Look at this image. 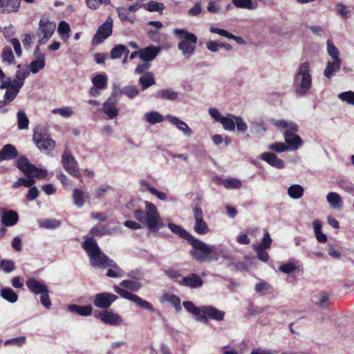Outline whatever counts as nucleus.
Returning a JSON list of instances; mask_svg holds the SVG:
<instances>
[{
    "label": "nucleus",
    "mask_w": 354,
    "mask_h": 354,
    "mask_svg": "<svg viewBox=\"0 0 354 354\" xmlns=\"http://www.w3.org/2000/svg\"><path fill=\"white\" fill-rule=\"evenodd\" d=\"M327 51L333 59H340L339 57V50L337 47L330 40L327 41Z\"/></svg>",
    "instance_id": "obj_56"
},
{
    "label": "nucleus",
    "mask_w": 354,
    "mask_h": 354,
    "mask_svg": "<svg viewBox=\"0 0 354 354\" xmlns=\"http://www.w3.org/2000/svg\"><path fill=\"white\" fill-rule=\"evenodd\" d=\"M71 312L75 313L81 316H89L93 312V307L91 305L79 306L77 304H71L68 306Z\"/></svg>",
    "instance_id": "obj_29"
},
{
    "label": "nucleus",
    "mask_w": 354,
    "mask_h": 354,
    "mask_svg": "<svg viewBox=\"0 0 354 354\" xmlns=\"http://www.w3.org/2000/svg\"><path fill=\"white\" fill-rule=\"evenodd\" d=\"M18 156V151L16 147L11 145H4L0 150V162L6 160H13Z\"/></svg>",
    "instance_id": "obj_26"
},
{
    "label": "nucleus",
    "mask_w": 354,
    "mask_h": 354,
    "mask_svg": "<svg viewBox=\"0 0 354 354\" xmlns=\"http://www.w3.org/2000/svg\"><path fill=\"white\" fill-rule=\"evenodd\" d=\"M20 0H0V10L3 13L16 12L20 8Z\"/></svg>",
    "instance_id": "obj_25"
},
{
    "label": "nucleus",
    "mask_w": 354,
    "mask_h": 354,
    "mask_svg": "<svg viewBox=\"0 0 354 354\" xmlns=\"http://www.w3.org/2000/svg\"><path fill=\"white\" fill-rule=\"evenodd\" d=\"M112 32L113 19L111 17H108L105 21L98 27L96 33L93 37V44L99 45L102 44L112 35Z\"/></svg>",
    "instance_id": "obj_10"
},
{
    "label": "nucleus",
    "mask_w": 354,
    "mask_h": 354,
    "mask_svg": "<svg viewBox=\"0 0 354 354\" xmlns=\"http://www.w3.org/2000/svg\"><path fill=\"white\" fill-rule=\"evenodd\" d=\"M32 178H37L39 179L46 178L47 176V171L46 169L38 168L35 166V169H32Z\"/></svg>",
    "instance_id": "obj_62"
},
{
    "label": "nucleus",
    "mask_w": 354,
    "mask_h": 354,
    "mask_svg": "<svg viewBox=\"0 0 354 354\" xmlns=\"http://www.w3.org/2000/svg\"><path fill=\"white\" fill-rule=\"evenodd\" d=\"M62 164L65 171L71 176L78 178L81 182L82 177L80 171L79 165L68 147H66L62 155Z\"/></svg>",
    "instance_id": "obj_6"
},
{
    "label": "nucleus",
    "mask_w": 354,
    "mask_h": 354,
    "mask_svg": "<svg viewBox=\"0 0 354 354\" xmlns=\"http://www.w3.org/2000/svg\"><path fill=\"white\" fill-rule=\"evenodd\" d=\"M114 291L118 293L122 298L130 300L133 302L137 306L148 310L151 312L156 313L158 315H161V313L157 310L153 306L147 301L143 300L137 295L132 294L131 292L120 288L117 286L113 288Z\"/></svg>",
    "instance_id": "obj_7"
},
{
    "label": "nucleus",
    "mask_w": 354,
    "mask_h": 354,
    "mask_svg": "<svg viewBox=\"0 0 354 354\" xmlns=\"http://www.w3.org/2000/svg\"><path fill=\"white\" fill-rule=\"evenodd\" d=\"M139 83L142 86V91L155 84L156 82L153 73L151 72L144 73V75L140 77Z\"/></svg>",
    "instance_id": "obj_33"
},
{
    "label": "nucleus",
    "mask_w": 354,
    "mask_h": 354,
    "mask_svg": "<svg viewBox=\"0 0 354 354\" xmlns=\"http://www.w3.org/2000/svg\"><path fill=\"white\" fill-rule=\"evenodd\" d=\"M19 216L17 212L12 209L3 210L1 216V223L5 226H13L17 223Z\"/></svg>",
    "instance_id": "obj_23"
},
{
    "label": "nucleus",
    "mask_w": 354,
    "mask_h": 354,
    "mask_svg": "<svg viewBox=\"0 0 354 354\" xmlns=\"http://www.w3.org/2000/svg\"><path fill=\"white\" fill-rule=\"evenodd\" d=\"M16 167L21 171L26 177L32 175V169H35V165L30 163L28 159L24 156H19L16 160Z\"/></svg>",
    "instance_id": "obj_21"
},
{
    "label": "nucleus",
    "mask_w": 354,
    "mask_h": 354,
    "mask_svg": "<svg viewBox=\"0 0 354 354\" xmlns=\"http://www.w3.org/2000/svg\"><path fill=\"white\" fill-rule=\"evenodd\" d=\"M129 53V50L127 47L123 44L116 45L110 53V57L111 59H115L120 58L123 55L127 57Z\"/></svg>",
    "instance_id": "obj_31"
},
{
    "label": "nucleus",
    "mask_w": 354,
    "mask_h": 354,
    "mask_svg": "<svg viewBox=\"0 0 354 354\" xmlns=\"http://www.w3.org/2000/svg\"><path fill=\"white\" fill-rule=\"evenodd\" d=\"M84 192L83 190L75 188L73 191L72 197L73 199L74 204L77 207H82L85 203Z\"/></svg>",
    "instance_id": "obj_37"
},
{
    "label": "nucleus",
    "mask_w": 354,
    "mask_h": 354,
    "mask_svg": "<svg viewBox=\"0 0 354 354\" xmlns=\"http://www.w3.org/2000/svg\"><path fill=\"white\" fill-rule=\"evenodd\" d=\"M18 93L19 91L11 87L10 89H7L3 96V104H7L12 102Z\"/></svg>",
    "instance_id": "obj_54"
},
{
    "label": "nucleus",
    "mask_w": 354,
    "mask_h": 354,
    "mask_svg": "<svg viewBox=\"0 0 354 354\" xmlns=\"http://www.w3.org/2000/svg\"><path fill=\"white\" fill-rule=\"evenodd\" d=\"M52 113L54 114H59L64 118H69L73 115V111L70 107L54 109Z\"/></svg>",
    "instance_id": "obj_58"
},
{
    "label": "nucleus",
    "mask_w": 354,
    "mask_h": 354,
    "mask_svg": "<svg viewBox=\"0 0 354 354\" xmlns=\"http://www.w3.org/2000/svg\"><path fill=\"white\" fill-rule=\"evenodd\" d=\"M232 1L236 8L247 9H252L254 8L252 0H232Z\"/></svg>",
    "instance_id": "obj_57"
},
{
    "label": "nucleus",
    "mask_w": 354,
    "mask_h": 354,
    "mask_svg": "<svg viewBox=\"0 0 354 354\" xmlns=\"http://www.w3.org/2000/svg\"><path fill=\"white\" fill-rule=\"evenodd\" d=\"M167 119L169 121L170 123L174 124L179 130L182 131L185 136H192L193 133L192 130L184 121L172 115H167Z\"/></svg>",
    "instance_id": "obj_27"
},
{
    "label": "nucleus",
    "mask_w": 354,
    "mask_h": 354,
    "mask_svg": "<svg viewBox=\"0 0 354 354\" xmlns=\"http://www.w3.org/2000/svg\"><path fill=\"white\" fill-rule=\"evenodd\" d=\"M1 58L3 62L8 64H15V56L12 48L10 46H6L3 48Z\"/></svg>",
    "instance_id": "obj_42"
},
{
    "label": "nucleus",
    "mask_w": 354,
    "mask_h": 354,
    "mask_svg": "<svg viewBox=\"0 0 354 354\" xmlns=\"http://www.w3.org/2000/svg\"><path fill=\"white\" fill-rule=\"evenodd\" d=\"M193 214L195 220L194 232L198 234H207L209 232V228L203 220V210L199 205H196L193 207Z\"/></svg>",
    "instance_id": "obj_12"
},
{
    "label": "nucleus",
    "mask_w": 354,
    "mask_h": 354,
    "mask_svg": "<svg viewBox=\"0 0 354 354\" xmlns=\"http://www.w3.org/2000/svg\"><path fill=\"white\" fill-rule=\"evenodd\" d=\"M26 285L28 289L35 295L48 292L47 286L35 278H30L27 279Z\"/></svg>",
    "instance_id": "obj_20"
},
{
    "label": "nucleus",
    "mask_w": 354,
    "mask_h": 354,
    "mask_svg": "<svg viewBox=\"0 0 354 354\" xmlns=\"http://www.w3.org/2000/svg\"><path fill=\"white\" fill-rule=\"evenodd\" d=\"M174 34L176 35L180 40L178 47V49L182 51L184 56L189 57L192 55L196 49V44L198 41L197 37L194 33L180 28L175 29Z\"/></svg>",
    "instance_id": "obj_5"
},
{
    "label": "nucleus",
    "mask_w": 354,
    "mask_h": 354,
    "mask_svg": "<svg viewBox=\"0 0 354 354\" xmlns=\"http://www.w3.org/2000/svg\"><path fill=\"white\" fill-rule=\"evenodd\" d=\"M339 98L342 101L348 102L349 104L354 105V92L346 91L339 95Z\"/></svg>",
    "instance_id": "obj_59"
},
{
    "label": "nucleus",
    "mask_w": 354,
    "mask_h": 354,
    "mask_svg": "<svg viewBox=\"0 0 354 354\" xmlns=\"http://www.w3.org/2000/svg\"><path fill=\"white\" fill-rule=\"evenodd\" d=\"M271 244L272 239L270 238L268 232H266L264 233L262 241L257 247L263 248V249H268L270 248Z\"/></svg>",
    "instance_id": "obj_64"
},
{
    "label": "nucleus",
    "mask_w": 354,
    "mask_h": 354,
    "mask_svg": "<svg viewBox=\"0 0 354 354\" xmlns=\"http://www.w3.org/2000/svg\"><path fill=\"white\" fill-rule=\"evenodd\" d=\"M82 248L89 257L92 266L100 268L115 266V262L101 251L94 237H87L82 243Z\"/></svg>",
    "instance_id": "obj_2"
},
{
    "label": "nucleus",
    "mask_w": 354,
    "mask_h": 354,
    "mask_svg": "<svg viewBox=\"0 0 354 354\" xmlns=\"http://www.w3.org/2000/svg\"><path fill=\"white\" fill-rule=\"evenodd\" d=\"M116 10L122 22L129 21L131 24L134 22V18L129 17V12L126 8H118Z\"/></svg>",
    "instance_id": "obj_49"
},
{
    "label": "nucleus",
    "mask_w": 354,
    "mask_h": 354,
    "mask_svg": "<svg viewBox=\"0 0 354 354\" xmlns=\"http://www.w3.org/2000/svg\"><path fill=\"white\" fill-rule=\"evenodd\" d=\"M160 50V47L149 46L140 50V58L141 60L148 62L153 60Z\"/></svg>",
    "instance_id": "obj_22"
},
{
    "label": "nucleus",
    "mask_w": 354,
    "mask_h": 354,
    "mask_svg": "<svg viewBox=\"0 0 354 354\" xmlns=\"http://www.w3.org/2000/svg\"><path fill=\"white\" fill-rule=\"evenodd\" d=\"M55 24L50 21L47 18H41L39 21V30L43 33L44 37L39 41L40 44H45L52 36L55 29Z\"/></svg>",
    "instance_id": "obj_15"
},
{
    "label": "nucleus",
    "mask_w": 354,
    "mask_h": 354,
    "mask_svg": "<svg viewBox=\"0 0 354 354\" xmlns=\"http://www.w3.org/2000/svg\"><path fill=\"white\" fill-rule=\"evenodd\" d=\"M341 59H333L332 62H328L326 67L324 71V75L328 79H330L333 74L340 69Z\"/></svg>",
    "instance_id": "obj_28"
},
{
    "label": "nucleus",
    "mask_w": 354,
    "mask_h": 354,
    "mask_svg": "<svg viewBox=\"0 0 354 354\" xmlns=\"http://www.w3.org/2000/svg\"><path fill=\"white\" fill-rule=\"evenodd\" d=\"M120 93L127 95L130 99H133L140 93V91L136 86L131 85L123 87L120 90Z\"/></svg>",
    "instance_id": "obj_45"
},
{
    "label": "nucleus",
    "mask_w": 354,
    "mask_h": 354,
    "mask_svg": "<svg viewBox=\"0 0 354 354\" xmlns=\"http://www.w3.org/2000/svg\"><path fill=\"white\" fill-rule=\"evenodd\" d=\"M32 140L41 151H51L55 147V142L51 139L46 130L37 127L34 130Z\"/></svg>",
    "instance_id": "obj_8"
},
{
    "label": "nucleus",
    "mask_w": 354,
    "mask_h": 354,
    "mask_svg": "<svg viewBox=\"0 0 354 354\" xmlns=\"http://www.w3.org/2000/svg\"><path fill=\"white\" fill-rule=\"evenodd\" d=\"M91 237L93 236H102L104 235H111L112 232L110 229L102 225H97L93 226L89 231Z\"/></svg>",
    "instance_id": "obj_34"
},
{
    "label": "nucleus",
    "mask_w": 354,
    "mask_h": 354,
    "mask_svg": "<svg viewBox=\"0 0 354 354\" xmlns=\"http://www.w3.org/2000/svg\"><path fill=\"white\" fill-rule=\"evenodd\" d=\"M157 97L162 99L174 100L178 97V93L171 89L161 90L157 93Z\"/></svg>",
    "instance_id": "obj_48"
},
{
    "label": "nucleus",
    "mask_w": 354,
    "mask_h": 354,
    "mask_svg": "<svg viewBox=\"0 0 354 354\" xmlns=\"http://www.w3.org/2000/svg\"><path fill=\"white\" fill-rule=\"evenodd\" d=\"M184 308L190 313H192L194 316H195V319L196 317H199L201 314V306L197 307L195 306L194 304L190 301H185L183 303Z\"/></svg>",
    "instance_id": "obj_43"
},
{
    "label": "nucleus",
    "mask_w": 354,
    "mask_h": 354,
    "mask_svg": "<svg viewBox=\"0 0 354 354\" xmlns=\"http://www.w3.org/2000/svg\"><path fill=\"white\" fill-rule=\"evenodd\" d=\"M145 211L136 209L133 216L139 222L146 225L151 232H157L163 226L156 205L149 201H145Z\"/></svg>",
    "instance_id": "obj_3"
},
{
    "label": "nucleus",
    "mask_w": 354,
    "mask_h": 354,
    "mask_svg": "<svg viewBox=\"0 0 354 354\" xmlns=\"http://www.w3.org/2000/svg\"><path fill=\"white\" fill-rule=\"evenodd\" d=\"M268 149L278 153L283 152L288 149V147L283 142H274L269 145Z\"/></svg>",
    "instance_id": "obj_61"
},
{
    "label": "nucleus",
    "mask_w": 354,
    "mask_h": 354,
    "mask_svg": "<svg viewBox=\"0 0 354 354\" xmlns=\"http://www.w3.org/2000/svg\"><path fill=\"white\" fill-rule=\"evenodd\" d=\"M259 159L266 161L270 165L277 169L285 167V163L283 160L279 159L276 154L272 152H265L259 156Z\"/></svg>",
    "instance_id": "obj_19"
},
{
    "label": "nucleus",
    "mask_w": 354,
    "mask_h": 354,
    "mask_svg": "<svg viewBox=\"0 0 354 354\" xmlns=\"http://www.w3.org/2000/svg\"><path fill=\"white\" fill-rule=\"evenodd\" d=\"M61 225V222L56 219H45L40 223V227L46 229H55Z\"/></svg>",
    "instance_id": "obj_52"
},
{
    "label": "nucleus",
    "mask_w": 354,
    "mask_h": 354,
    "mask_svg": "<svg viewBox=\"0 0 354 354\" xmlns=\"http://www.w3.org/2000/svg\"><path fill=\"white\" fill-rule=\"evenodd\" d=\"M169 230L176 235L186 240L192 246L190 255L192 258L200 262L211 261L216 259L214 246L208 245L202 241L196 239L180 225L169 223Z\"/></svg>",
    "instance_id": "obj_1"
},
{
    "label": "nucleus",
    "mask_w": 354,
    "mask_h": 354,
    "mask_svg": "<svg viewBox=\"0 0 354 354\" xmlns=\"http://www.w3.org/2000/svg\"><path fill=\"white\" fill-rule=\"evenodd\" d=\"M327 201L333 209H340L342 207V200L336 192H329L326 196Z\"/></svg>",
    "instance_id": "obj_32"
},
{
    "label": "nucleus",
    "mask_w": 354,
    "mask_h": 354,
    "mask_svg": "<svg viewBox=\"0 0 354 354\" xmlns=\"http://www.w3.org/2000/svg\"><path fill=\"white\" fill-rule=\"evenodd\" d=\"M1 296L6 301L10 303H15L17 301L18 295L11 288H3L0 291Z\"/></svg>",
    "instance_id": "obj_35"
},
{
    "label": "nucleus",
    "mask_w": 354,
    "mask_h": 354,
    "mask_svg": "<svg viewBox=\"0 0 354 354\" xmlns=\"http://www.w3.org/2000/svg\"><path fill=\"white\" fill-rule=\"evenodd\" d=\"M335 11L337 15H340L343 17H347L348 14L350 12L346 6L342 3H337L335 5Z\"/></svg>",
    "instance_id": "obj_60"
},
{
    "label": "nucleus",
    "mask_w": 354,
    "mask_h": 354,
    "mask_svg": "<svg viewBox=\"0 0 354 354\" xmlns=\"http://www.w3.org/2000/svg\"><path fill=\"white\" fill-rule=\"evenodd\" d=\"M117 299L118 296L114 294L101 292L95 295L93 299V304L97 308L107 309Z\"/></svg>",
    "instance_id": "obj_13"
},
{
    "label": "nucleus",
    "mask_w": 354,
    "mask_h": 354,
    "mask_svg": "<svg viewBox=\"0 0 354 354\" xmlns=\"http://www.w3.org/2000/svg\"><path fill=\"white\" fill-rule=\"evenodd\" d=\"M102 111L111 120L118 115L119 110L116 107V100L113 97H109L103 104Z\"/></svg>",
    "instance_id": "obj_17"
},
{
    "label": "nucleus",
    "mask_w": 354,
    "mask_h": 354,
    "mask_svg": "<svg viewBox=\"0 0 354 354\" xmlns=\"http://www.w3.org/2000/svg\"><path fill=\"white\" fill-rule=\"evenodd\" d=\"M70 26L68 22L62 21L58 25L57 31L59 35L62 37H69L68 32H70Z\"/></svg>",
    "instance_id": "obj_51"
},
{
    "label": "nucleus",
    "mask_w": 354,
    "mask_h": 354,
    "mask_svg": "<svg viewBox=\"0 0 354 354\" xmlns=\"http://www.w3.org/2000/svg\"><path fill=\"white\" fill-rule=\"evenodd\" d=\"M0 269L6 273H9L15 269V264L12 260L2 259L0 261Z\"/></svg>",
    "instance_id": "obj_50"
},
{
    "label": "nucleus",
    "mask_w": 354,
    "mask_h": 354,
    "mask_svg": "<svg viewBox=\"0 0 354 354\" xmlns=\"http://www.w3.org/2000/svg\"><path fill=\"white\" fill-rule=\"evenodd\" d=\"M87 6L93 10L97 9L102 4L109 5L111 0H85Z\"/></svg>",
    "instance_id": "obj_55"
},
{
    "label": "nucleus",
    "mask_w": 354,
    "mask_h": 354,
    "mask_svg": "<svg viewBox=\"0 0 354 354\" xmlns=\"http://www.w3.org/2000/svg\"><path fill=\"white\" fill-rule=\"evenodd\" d=\"M27 178V179L24 178H19L17 181L14 183L12 187L17 188L20 186H24L26 187H32L35 183V179L32 178V176Z\"/></svg>",
    "instance_id": "obj_47"
},
{
    "label": "nucleus",
    "mask_w": 354,
    "mask_h": 354,
    "mask_svg": "<svg viewBox=\"0 0 354 354\" xmlns=\"http://www.w3.org/2000/svg\"><path fill=\"white\" fill-rule=\"evenodd\" d=\"M163 299L165 301L170 302L175 308V310L177 313L182 310L180 304L181 300L178 296L171 293H165L163 295Z\"/></svg>",
    "instance_id": "obj_38"
},
{
    "label": "nucleus",
    "mask_w": 354,
    "mask_h": 354,
    "mask_svg": "<svg viewBox=\"0 0 354 354\" xmlns=\"http://www.w3.org/2000/svg\"><path fill=\"white\" fill-rule=\"evenodd\" d=\"M17 123L19 129H25L28 127L29 120L25 112L22 110H19L17 112Z\"/></svg>",
    "instance_id": "obj_46"
},
{
    "label": "nucleus",
    "mask_w": 354,
    "mask_h": 354,
    "mask_svg": "<svg viewBox=\"0 0 354 354\" xmlns=\"http://www.w3.org/2000/svg\"><path fill=\"white\" fill-rule=\"evenodd\" d=\"M288 194L292 198H300L304 195V188L300 185H292L288 188Z\"/></svg>",
    "instance_id": "obj_40"
},
{
    "label": "nucleus",
    "mask_w": 354,
    "mask_h": 354,
    "mask_svg": "<svg viewBox=\"0 0 354 354\" xmlns=\"http://www.w3.org/2000/svg\"><path fill=\"white\" fill-rule=\"evenodd\" d=\"M220 122L227 131H234L236 127L238 131L241 133H245L248 130V125L241 116L228 114L227 116H223Z\"/></svg>",
    "instance_id": "obj_9"
},
{
    "label": "nucleus",
    "mask_w": 354,
    "mask_h": 354,
    "mask_svg": "<svg viewBox=\"0 0 354 354\" xmlns=\"http://www.w3.org/2000/svg\"><path fill=\"white\" fill-rule=\"evenodd\" d=\"M214 181L216 185H223L225 188L228 189H239L241 187V182L234 178L223 179L219 176H216L214 178Z\"/></svg>",
    "instance_id": "obj_24"
},
{
    "label": "nucleus",
    "mask_w": 354,
    "mask_h": 354,
    "mask_svg": "<svg viewBox=\"0 0 354 354\" xmlns=\"http://www.w3.org/2000/svg\"><path fill=\"white\" fill-rule=\"evenodd\" d=\"M179 284L191 288H197L203 286V281L196 274H191L187 277H183L182 280L178 281Z\"/></svg>",
    "instance_id": "obj_18"
},
{
    "label": "nucleus",
    "mask_w": 354,
    "mask_h": 354,
    "mask_svg": "<svg viewBox=\"0 0 354 354\" xmlns=\"http://www.w3.org/2000/svg\"><path fill=\"white\" fill-rule=\"evenodd\" d=\"M297 266L293 263H288L280 266L279 270L286 274H290L297 270Z\"/></svg>",
    "instance_id": "obj_63"
},
{
    "label": "nucleus",
    "mask_w": 354,
    "mask_h": 354,
    "mask_svg": "<svg viewBox=\"0 0 354 354\" xmlns=\"http://www.w3.org/2000/svg\"><path fill=\"white\" fill-rule=\"evenodd\" d=\"M286 142L292 149H297L301 144V139L299 136L295 133H290L289 132H284L283 133Z\"/></svg>",
    "instance_id": "obj_30"
},
{
    "label": "nucleus",
    "mask_w": 354,
    "mask_h": 354,
    "mask_svg": "<svg viewBox=\"0 0 354 354\" xmlns=\"http://www.w3.org/2000/svg\"><path fill=\"white\" fill-rule=\"evenodd\" d=\"M120 286L132 292H137L142 288V283L136 280L126 279L120 283Z\"/></svg>",
    "instance_id": "obj_36"
},
{
    "label": "nucleus",
    "mask_w": 354,
    "mask_h": 354,
    "mask_svg": "<svg viewBox=\"0 0 354 354\" xmlns=\"http://www.w3.org/2000/svg\"><path fill=\"white\" fill-rule=\"evenodd\" d=\"M92 83L94 86L100 88L102 90L105 88L107 85V78L105 75L98 74L94 76L92 79Z\"/></svg>",
    "instance_id": "obj_44"
},
{
    "label": "nucleus",
    "mask_w": 354,
    "mask_h": 354,
    "mask_svg": "<svg viewBox=\"0 0 354 354\" xmlns=\"http://www.w3.org/2000/svg\"><path fill=\"white\" fill-rule=\"evenodd\" d=\"M310 64L304 62L299 65L298 71L294 76L293 86L299 96L306 95L312 87V77L310 73Z\"/></svg>",
    "instance_id": "obj_4"
},
{
    "label": "nucleus",
    "mask_w": 354,
    "mask_h": 354,
    "mask_svg": "<svg viewBox=\"0 0 354 354\" xmlns=\"http://www.w3.org/2000/svg\"><path fill=\"white\" fill-rule=\"evenodd\" d=\"M145 10L149 12H158L162 14L163 10L165 8L162 3H159L155 1H150L143 5Z\"/></svg>",
    "instance_id": "obj_39"
},
{
    "label": "nucleus",
    "mask_w": 354,
    "mask_h": 354,
    "mask_svg": "<svg viewBox=\"0 0 354 354\" xmlns=\"http://www.w3.org/2000/svg\"><path fill=\"white\" fill-rule=\"evenodd\" d=\"M224 316V311L219 310L212 306H201V314L199 317H196V320L206 324L209 319L218 322L222 321Z\"/></svg>",
    "instance_id": "obj_11"
},
{
    "label": "nucleus",
    "mask_w": 354,
    "mask_h": 354,
    "mask_svg": "<svg viewBox=\"0 0 354 354\" xmlns=\"http://www.w3.org/2000/svg\"><path fill=\"white\" fill-rule=\"evenodd\" d=\"M96 317L100 319L104 324L111 326H119L123 322L122 318L118 314L108 310L100 312L96 315Z\"/></svg>",
    "instance_id": "obj_14"
},
{
    "label": "nucleus",
    "mask_w": 354,
    "mask_h": 354,
    "mask_svg": "<svg viewBox=\"0 0 354 354\" xmlns=\"http://www.w3.org/2000/svg\"><path fill=\"white\" fill-rule=\"evenodd\" d=\"M113 269L109 268L106 275L111 278H118L124 275V271L119 268V266L115 263V266L111 267Z\"/></svg>",
    "instance_id": "obj_53"
},
{
    "label": "nucleus",
    "mask_w": 354,
    "mask_h": 354,
    "mask_svg": "<svg viewBox=\"0 0 354 354\" xmlns=\"http://www.w3.org/2000/svg\"><path fill=\"white\" fill-rule=\"evenodd\" d=\"M145 119L151 124H155L163 121V116L157 111H151L145 115Z\"/></svg>",
    "instance_id": "obj_41"
},
{
    "label": "nucleus",
    "mask_w": 354,
    "mask_h": 354,
    "mask_svg": "<svg viewBox=\"0 0 354 354\" xmlns=\"http://www.w3.org/2000/svg\"><path fill=\"white\" fill-rule=\"evenodd\" d=\"M34 56L37 59L30 62L29 68L30 71L35 74L45 67V56L44 53L39 52V47L38 46L35 49Z\"/></svg>",
    "instance_id": "obj_16"
}]
</instances>
